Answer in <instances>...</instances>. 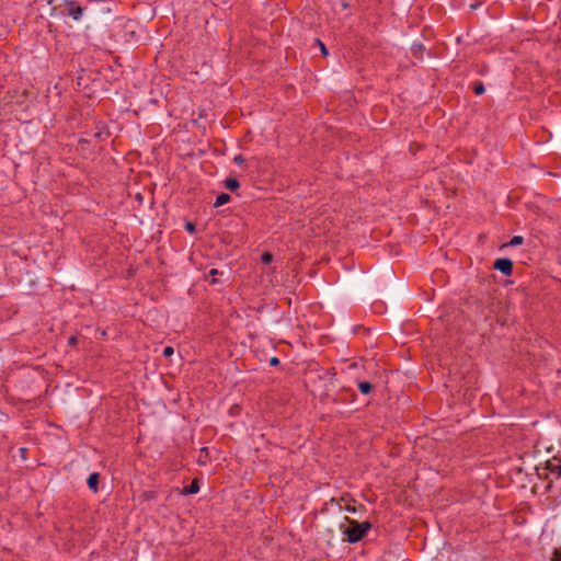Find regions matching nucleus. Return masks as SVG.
<instances>
[{
	"instance_id": "1a4fd4ad",
	"label": "nucleus",
	"mask_w": 561,
	"mask_h": 561,
	"mask_svg": "<svg viewBox=\"0 0 561 561\" xmlns=\"http://www.w3.org/2000/svg\"><path fill=\"white\" fill-rule=\"evenodd\" d=\"M358 389L363 394H368L371 391L373 386L367 381H360L358 382Z\"/></svg>"
},
{
	"instance_id": "7ed1b4c3",
	"label": "nucleus",
	"mask_w": 561,
	"mask_h": 561,
	"mask_svg": "<svg viewBox=\"0 0 561 561\" xmlns=\"http://www.w3.org/2000/svg\"><path fill=\"white\" fill-rule=\"evenodd\" d=\"M494 268L508 276L513 272V262L510 259H497Z\"/></svg>"
},
{
	"instance_id": "f03ea898",
	"label": "nucleus",
	"mask_w": 561,
	"mask_h": 561,
	"mask_svg": "<svg viewBox=\"0 0 561 561\" xmlns=\"http://www.w3.org/2000/svg\"><path fill=\"white\" fill-rule=\"evenodd\" d=\"M59 8L61 14H67L75 21H80L85 10L72 0H64Z\"/></svg>"
},
{
	"instance_id": "6e6552de",
	"label": "nucleus",
	"mask_w": 561,
	"mask_h": 561,
	"mask_svg": "<svg viewBox=\"0 0 561 561\" xmlns=\"http://www.w3.org/2000/svg\"><path fill=\"white\" fill-rule=\"evenodd\" d=\"M199 491V485L196 480H194L188 486L185 488V494H195Z\"/></svg>"
},
{
	"instance_id": "5701e85b",
	"label": "nucleus",
	"mask_w": 561,
	"mask_h": 561,
	"mask_svg": "<svg viewBox=\"0 0 561 561\" xmlns=\"http://www.w3.org/2000/svg\"><path fill=\"white\" fill-rule=\"evenodd\" d=\"M216 274H218V271H217V270H215V268L210 270V272H209V275H210V276H214V275H216Z\"/></svg>"
},
{
	"instance_id": "39448f33",
	"label": "nucleus",
	"mask_w": 561,
	"mask_h": 561,
	"mask_svg": "<svg viewBox=\"0 0 561 561\" xmlns=\"http://www.w3.org/2000/svg\"><path fill=\"white\" fill-rule=\"evenodd\" d=\"M548 469L552 476H554L558 479H561V463H552L549 462Z\"/></svg>"
},
{
	"instance_id": "0eeeda50",
	"label": "nucleus",
	"mask_w": 561,
	"mask_h": 561,
	"mask_svg": "<svg viewBox=\"0 0 561 561\" xmlns=\"http://www.w3.org/2000/svg\"><path fill=\"white\" fill-rule=\"evenodd\" d=\"M225 186L230 191H234L240 186V184L237 179L228 178L225 181Z\"/></svg>"
},
{
	"instance_id": "dca6fc26",
	"label": "nucleus",
	"mask_w": 561,
	"mask_h": 561,
	"mask_svg": "<svg viewBox=\"0 0 561 561\" xmlns=\"http://www.w3.org/2000/svg\"><path fill=\"white\" fill-rule=\"evenodd\" d=\"M552 561H561V549L554 552Z\"/></svg>"
},
{
	"instance_id": "a211bd4d",
	"label": "nucleus",
	"mask_w": 561,
	"mask_h": 561,
	"mask_svg": "<svg viewBox=\"0 0 561 561\" xmlns=\"http://www.w3.org/2000/svg\"><path fill=\"white\" fill-rule=\"evenodd\" d=\"M270 364H271L272 366H276V365H278V364H279V359H278L277 357H272V358L270 359Z\"/></svg>"
},
{
	"instance_id": "f3484780",
	"label": "nucleus",
	"mask_w": 561,
	"mask_h": 561,
	"mask_svg": "<svg viewBox=\"0 0 561 561\" xmlns=\"http://www.w3.org/2000/svg\"><path fill=\"white\" fill-rule=\"evenodd\" d=\"M185 228H186V230H187V231H190V232H193V231L195 230V226H194V224H192V222H187V224L185 225Z\"/></svg>"
},
{
	"instance_id": "b1692460",
	"label": "nucleus",
	"mask_w": 561,
	"mask_h": 561,
	"mask_svg": "<svg viewBox=\"0 0 561 561\" xmlns=\"http://www.w3.org/2000/svg\"><path fill=\"white\" fill-rule=\"evenodd\" d=\"M20 451L22 453V455H25L26 449L25 448H21Z\"/></svg>"
},
{
	"instance_id": "6ab92c4d",
	"label": "nucleus",
	"mask_w": 561,
	"mask_h": 561,
	"mask_svg": "<svg viewBox=\"0 0 561 561\" xmlns=\"http://www.w3.org/2000/svg\"><path fill=\"white\" fill-rule=\"evenodd\" d=\"M204 451H206V448L202 449V451H201V457H199V459H198V462H199V463H205V461L203 460V459H204V456H202V454H203Z\"/></svg>"
},
{
	"instance_id": "9d476101",
	"label": "nucleus",
	"mask_w": 561,
	"mask_h": 561,
	"mask_svg": "<svg viewBox=\"0 0 561 561\" xmlns=\"http://www.w3.org/2000/svg\"><path fill=\"white\" fill-rule=\"evenodd\" d=\"M524 242V238L522 236H514L511 241L507 243V245L516 247Z\"/></svg>"
},
{
	"instance_id": "4468645a",
	"label": "nucleus",
	"mask_w": 561,
	"mask_h": 561,
	"mask_svg": "<svg viewBox=\"0 0 561 561\" xmlns=\"http://www.w3.org/2000/svg\"><path fill=\"white\" fill-rule=\"evenodd\" d=\"M233 161H234V163H237V164H242V163L244 162V158H243V156H241V154H237V156L233 158Z\"/></svg>"
},
{
	"instance_id": "f8f14e48",
	"label": "nucleus",
	"mask_w": 561,
	"mask_h": 561,
	"mask_svg": "<svg viewBox=\"0 0 561 561\" xmlns=\"http://www.w3.org/2000/svg\"><path fill=\"white\" fill-rule=\"evenodd\" d=\"M272 261H273V255L271 253L266 252L262 255V262L264 264H270Z\"/></svg>"
},
{
	"instance_id": "f257e3e1",
	"label": "nucleus",
	"mask_w": 561,
	"mask_h": 561,
	"mask_svg": "<svg viewBox=\"0 0 561 561\" xmlns=\"http://www.w3.org/2000/svg\"><path fill=\"white\" fill-rule=\"evenodd\" d=\"M346 520L350 523V526L343 531V534L346 535L347 541L351 543L362 540L371 527L369 522L358 523L348 518H346Z\"/></svg>"
},
{
	"instance_id": "9b49d317",
	"label": "nucleus",
	"mask_w": 561,
	"mask_h": 561,
	"mask_svg": "<svg viewBox=\"0 0 561 561\" xmlns=\"http://www.w3.org/2000/svg\"><path fill=\"white\" fill-rule=\"evenodd\" d=\"M473 91H474V93H476V94L481 95V94H483V93H484L485 88H484V85H483V83H482V82H479V83H477V84L474 85Z\"/></svg>"
},
{
	"instance_id": "2eb2a0df",
	"label": "nucleus",
	"mask_w": 561,
	"mask_h": 561,
	"mask_svg": "<svg viewBox=\"0 0 561 561\" xmlns=\"http://www.w3.org/2000/svg\"><path fill=\"white\" fill-rule=\"evenodd\" d=\"M317 42H318V44L320 45L321 53H322L324 56H325V55H328V50H327V48H325L324 44H323L321 41H319V39H317Z\"/></svg>"
},
{
	"instance_id": "ddd939ff",
	"label": "nucleus",
	"mask_w": 561,
	"mask_h": 561,
	"mask_svg": "<svg viewBox=\"0 0 561 561\" xmlns=\"http://www.w3.org/2000/svg\"><path fill=\"white\" fill-rule=\"evenodd\" d=\"M173 353H174V350L171 346H165L162 351V354L164 357H170L173 355Z\"/></svg>"
},
{
	"instance_id": "20e7f679",
	"label": "nucleus",
	"mask_w": 561,
	"mask_h": 561,
	"mask_svg": "<svg viewBox=\"0 0 561 561\" xmlns=\"http://www.w3.org/2000/svg\"><path fill=\"white\" fill-rule=\"evenodd\" d=\"M99 478H100V474L94 472V473H91L87 480V484H88L89 489L92 490L93 492L98 491Z\"/></svg>"
},
{
	"instance_id": "423d86ee",
	"label": "nucleus",
	"mask_w": 561,
	"mask_h": 561,
	"mask_svg": "<svg viewBox=\"0 0 561 561\" xmlns=\"http://www.w3.org/2000/svg\"><path fill=\"white\" fill-rule=\"evenodd\" d=\"M229 201H230V195L226 194V193H221L220 195L217 196V198L214 203V206L220 207V206L227 204Z\"/></svg>"
},
{
	"instance_id": "aec40b11",
	"label": "nucleus",
	"mask_w": 561,
	"mask_h": 561,
	"mask_svg": "<svg viewBox=\"0 0 561 561\" xmlns=\"http://www.w3.org/2000/svg\"><path fill=\"white\" fill-rule=\"evenodd\" d=\"M204 451H206V448L202 449V451H201V457H199V459H198V462H199V463H205V461L203 460V459H204V456H202V454H203Z\"/></svg>"
},
{
	"instance_id": "412c9836",
	"label": "nucleus",
	"mask_w": 561,
	"mask_h": 561,
	"mask_svg": "<svg viewBox=\"0 0 561 561\" xmlns=\"http://www.w3.org/2000/svg\"><path fill=\"white\" fill-rule=\"evenodd\" d=\"M68 342H69V344H71V345H72V344H76V342H77V337H76V336H70Z\"/></svg>"
},
{
	"instance_id": "4be33fe9",
	"label": "nucleus",
	"mask_w": 561,
	"mask_h": 561,
	"mask_svg": "<svg viewBox=\"0 0 561 561\" xmlns=\"http://www.w3.org/2000/svg\"><path fill=\"white\" fill-rule=\"evenodd\" d=\"M345 510L347 512H351V513H355L356 512L355 507H352V506H346Z\"/></svg>"
}]
</instances>
